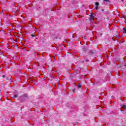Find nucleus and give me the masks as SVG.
I'll return each instance as SVG.
<instances>
[{
	"mask_svg": "<svg viewBox=\"0 0 126 126\" xmlns=\"http://www.w3.org/2000/svg\"><path fill=\"white\" fill-rule=\"evenodd\" d=\"M121 108H122L123 109H126V105L124 104L121 105Z\"/></svg>",
	"mask_w": 126,
	"mask_h": 126,
	"instance_id": "nucleus-1",
	"label": "nucleus"
},
{
	"mask_svg": "<svg viewBox=\"0 0 126 126\" xmlns=\"http://www.w3.org/2000/svg\"><path fill=\"white\" fill-rule=\"evenodd\" d=\"M78 88H81V87H82V85L80 84H78L77 85Z\"/></svg>",
	"mask_w": 126,
	"mask_h": 126,
	"instance_id": "nucleus-2",
	"label": "nucleus"
},
{
	"mask_svg": "<svg viewBox=\"0 0 126 126\" xmlns=\"http://www.w3.org/2000/svg\"><path fill=\"white\" fill-rule=\"evenodd\" d=\"M90 21H92V22L94 21V18L90 17Z\"/></svg>",
	"mask_w": 126,
	"mask_h": 126,
	"instance_id": "nucleus-3",
	"label": "nucleus"
},
{
	"mask_svg": "<svg viewBox=\"0 0 126 126\" xmlns=\"http://www.w3.org/2000/svg\"><path fill=\"white\" fill-rule=\"evenodd\" d=\"M123 33H126V28H123Z\"/></svg>",
	"mask_w": 126,
	"mask_h": 126,
	"instance_id": "nucleus-4",
	"label": "nucleus"
},
{
	"mask_svg": "<svg viewBox=\"0 0 126 126\" xmlns=\"http://www.w3.org/2000/svg\"><path fill=\"white\" fill-rule=\"evenodd\" d=\"M90 17H91L92 18H94V14L92 13V14L90 15Z\"/></svg>",
	"mask_w": 126,
	"mask_h": 126,
	"instance_id": "nucleus-5",
	"label": "nucleus"
},
{
	"mask_svg": "<svg viewBox=\"0 0 126 126\" xmlns=\"http://www.w3.org/2000/svg\"><path fill=\"white\" fill-rule=\"evenodd\" d=\"M95 5H96V6H99V2H96Z\"/></svg>",
	"mask_w": 126,
	"mask_h": 126,
	"instance_id": "nucleus-6",
	"label": "nucleus"
},
{
	"mask_svg": "<svg viewBox=\"0 0 126 126\" xmlns=\"http://www.w3.org/2000/svg\"><path fill=\"white\" fill-rule=\"evenodd\" d=\"M13 97H14V98H17V97H18V95H17V94L14 95L13 96Z\"/></svg>",
	"mask_w": 126,
	"mask_h": 126,
	"instance_id": "nucleus-7",
	"label": "nucleus"
},
{
	"mask_svg": "<svg viewBox=\"0 0 126 126\" xmlns=\"http://www.w3.org/2000/svg\"><path fill=\"white\" fill-rule=\"evenodd\" d=\"M31 36L32 37H35V34H34V33H32L31 34Z\"/></svg>",
	"mask_w": 126,
	"mask_h": 126,
	"instance_id": "nucleus-8",
	"label": "nucleus"
},
{
	"mask_svg": "<svg viewBox=\"0 0 126 126\" xmlns=\"http://www.w3.org/2000/svg\"><path fill=\"white\" fill-rule=\"evenodd\" d=\"M2 78H4V77H5V75H3L2 76Z\"/></svg>",
	"mask_w": 126,
	"mask_h": 126,
	"instance_id": "nucleus-9",
	"label": "nucleus"
},
{
	"mask_svg": "<svg viewBox=\"0 0 126 126\" xmlns=\"http://www.w3.org/2000/svg\"><path fill=\"white\" fill-rule=\"evenodd\" d=\"M95 9H96V10H98V6H96Z\"/></svg>",
	"mask_w": 126,
	"mask_h": 126,
	"instance_id": "nucleus-10",
	"label": "nucleus"
},
{
	"mask_svg": "<svg viewBox=\"0 0 126 126\" xmlns=\"http://www.w3.org/2000/svg\"><path fill=\"white\" fill-rule=\"evenodd\" d=\"M72 91H73V92H75V89H73L72 90Z\"/></svg>",
	"mask_w": 126,
	"mask_h": 126,
	"instance_id": "nucleus-11",
	"label": "nucleus"
},
{
	"mask_svg": "<svg viewBox=\"0 0 126 126\" xmlns=\"http://www.w3.org/2000/svg\"><path fill=\"white\" fill-rule=\"evenodd\" d=\"M104 1H109V0H104Z\"/></svg>",
	"mask_w": 126,
	"mask_h": 126,
	"instance_id": "nucleus-12",
	"label": "nucleus"
},
{
	"mask_svg": "<svg viewBox=\"0 0 126 126\" xmlns=\"http://www.w3.org/2000/svg\"><path fill=\"white\" fill-rule=\"evenodd\" d=\"M92 54H94V51H91Z\"/></svg>",
	"mask_w": 126,
	"mask_h": 126,
	"instance_id": "nucleus-13",
	"label": "nucleus"
},
{
	"mask_svg": "<svg viewBox=\"0 0 126 126\" xmlns=\"http://www.w3.org/2000/svg\"><path fill=\"white\" fill-rule=\"evenodd\" d=\"M105 10L104 9H101V11H102V12H103V11H104Z\"/></svg>",
	"mask_w": 126,
	"mask_h": 126,
	"instance_id": "nucleus-14",
	"label": "nucleus"
},
{
	"mask_svg": "<svg viewBox=\"0 0 126 126\" xmlns=\"http://www.w3.org/2000/svg\"><path fill=\"white\" fill-rule=\"evenodd\" d=\"M86 62H89V60H86Z\"/></svg>",
	"mask_w": 126,
	"mask_h": 126,
	"instance_id": "nucleus-15",
	"label": "nucleus"
},
{
	"mask_svg": "<svg viewBox=\"0 0 126 126\" xmlns=\"http://www.w3.org/2000/svg\"><path fill=\"white\" fill-rule=\"evenodd\" d=\"M84 39H87V38H86V37H84Z\"/></svg>",
	"mask_w": 126,
	"mask_h": 126,
	"instance_id": "nucleus-16",
	"label": "nucleus"
},
{
	"mask_svg": "<svg viewBox=\"0 0 126 126\" xmlns=\"http://www.w3.org/2000/svg\"><path fill=\"white\" fill-rule=\"evenodd\" d=\"M123 18H125V16H123Z\"/></svg>",
	"mask_w": 126,
	"mask_h": 126,
	"instance_id": "nucleus-17",
	"label": "nucleus"
},
{
	"mask_svg": "<svg viewBox=\"0 0 126 126\" xmlns=\"http://www.w3.org/2000/svg\"><path fill=\"white\" fill-rule=\"evenodd\" d=\"M1 91L0 90V92H1Z\"/></svg>",
	"mask_w": 126,
	"mask_h": 126,
	"instance_id": "nucleus-18",
	"label": "nucleus"
},
{
	"mask_svg": "<svg viewBox=\"0 0 126 126\" xmlns=\"http://www.w3.org/2000/svg\"><path fill=\"white\" fill-rule=\"evenodd\" d=\"M100 35H102V33H101Z\"/></svg>",
	"mask_w": 126,
	"mask_h": 126,
	"instance_id": "nucleus-19",
	"label": "nucleus"
}]
</instances>
